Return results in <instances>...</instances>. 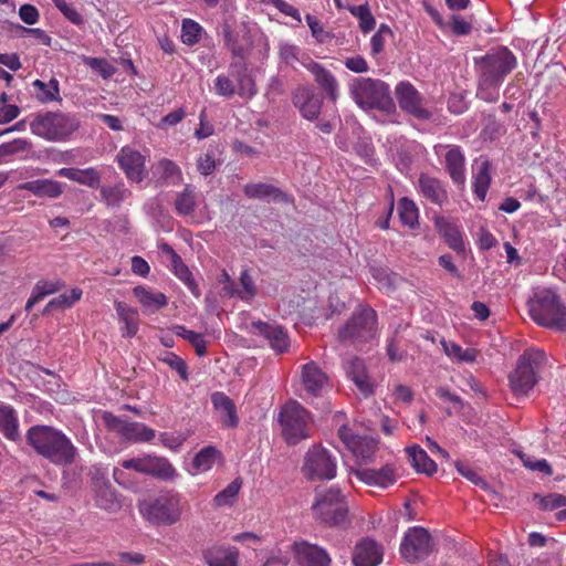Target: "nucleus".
I'll use <instances>...</instances> for the list:
<instances>
[{
    "label": "nucleus",
    "mask_w": 566,
    "mask_h": 566,
    "mask_svg": "<svg viewBox=\"0 0 566 566\" xmlns=\"http://www.w3.org/2000/svg\"><path fill=\"white\" fill-rule=\"evenodd\" d=\"M517 59L506 46L491 49L476 61L478 91L476 96L485 102H496L504 78L516 67Z\"/></svg>",
    "instance_id": "nucleus-1"
},
{
    "label": "nucleus",
    "mask_w": 566,
    "mask_h": 566,
    "mask_svg": "<svg viewBox=\"0 0 566 566\" xmlns=\"http://www.w3.org/2000/svg\"><path fill=\"white\" fill-rule=\"evenodd\" d=\"M27 443L36 454L59 467L72 464L76 448L61 430L51 426L35 424L28 429Z\"/></svg>",
    "instance_id": "nucleus-2"
},
{
    "label": "nucleus",
    "mask_w": 566,
    "mask_h": 566,
    "mask_svg": "<svg viewBox=\"0 0 566 566\" xmlns=\"http://www.w3.org/2000/svg\"><path fill=\"white\" fill-rule=\"evenodd\" d=\"M527 305L530 316L535 323L557 332H566V306L553 290H536Z\"/></svg>",
    "instance_id": "nucleus-3"
},
{
    "label": "nucleus",
    "mask_w": 566,
    "mask_h": 566,
    "mask_svg": "<svg viewBox=\"0 0 566 566\" xmlns=\"http://www.w3.org/2000/svg\"><path fill=\"white\" fill-rule=\"evenodd\" d=\"M348 93L356 105L364 109L390 112L395 104L387 83L371 77H354L348 83Z\"/></svg>",
    "instance_id": "nucleus-4"
},
{
    "label": "nucleus",
    "mask_w": 566,
    "mask_h": 566,
    "mask_svg": "<svg viewBox=\"0 0 566 566\" xmlns=\"http://www.w3.org/2000/svg\"><path fill=\"white\" fill-rule=\"evenodd\" d=\"M80 128L76 115L63 112H44L33 116L30 129L48 142H66Z\"/></svg>",
    "instance_id": "nucleus-5"
},
{
    "label": "nucleus",
    "mask_w": 566,
    "mask_h": 566,
    "mask_svg": "<svg viewBox=\"0 0 566 566\" xmlns=\"http://www.w3.org/2000/svg\"><path fill=\"white\" fill-rule=\"evenodd\" d=\"M312 511L316 521L328 527H345L349 524L348 504L339 489H327L315 495Z\"/></svg>",
    "instance_id": "nucleus-6"
},
{
    "label": "nucleus",
    "mask_w": 566,
    "mask_h": 566,
    "mask_svg": "<svg viewBox=\"0 0 566 566\" xmlns=\"http://www.w3.org/2000/svg\"><path fill=\"white\" fill-rule=\"evenodd\" d=\"M545 360V353L538 349L525 350L520 356L515 369L510 374L509 381L516 397H525L537 384V371Z\"/></svg>",
    "instance_id": "nucleus-7"
},
{
    "label": "nucleus",
    "mask_w": 566,
    "mask_h": 566,
    "mask_svg": "<svg viewBox=\"0 0 566 566\" xmlns=\"http://www.w3.org/2000/svg\"><path fill=\"white\" fill-rule=\"evenodd\" d=\"M377 335V314L369 306L355 311L347 323L339 329L338 338L360 345L370 342Z\"/></svg>",
    "instance_id": "nucleus-8"
},
{
    "label": "nucleus",
    "mask_w": 566,
    "mask_h": 566,
    "mask_svg": "<svg viewBox=\"0 0 566 566\" xmlns=\"http://www.w3.org/2000/svg\"><path fill=\"white\" fill-rule=\"evenodd\" d=\"M280 423L285 440L289 443H296L310 436V413L297 401H289L280 412Z\"/></svg>",
    "instance_id": "nucleus-9"
},
{
    "label": "nucleus",
    "mask_w": 566,
    "mask_h": 566,
    "mask_svg": "<svg viewBox=\"0 0 566 566\" xmlns=\"http://www.w3.org/2000/svg\"><path fill=\"white\" fill-rule=\"evenodd\" d=\"M181 497L175 491L158 494L147 506L148 521L155 524L171 525L181 516Z\"/></svg>",
    "instance_id": "nucleus-10"
},
{
    "label": "nucleus",
    "mask_w": 566,
    "mask_h": 566,
    "mask_svg": "<svg viewBox=\"0 0 566 566\" xmlns=\"http://www.w3.org/2000/svg\"><path fill=\"white\" fill-rule=\"evenodd\" d=\"M336 469V459L326 449L314 446L307 451L303 470L311 480H332Z\"/></svg>",
    "instance_id": "nucleus-11"
},
{
    "label": "nucleus",
    "mask_w": 566,
    "mask_h": 566,
    "mask_svg": "<svg viewBox=\"0 0 566 566\" xmlns=\"http://www.w3.org/2000/svg\"><path fill=\"white\" fill-rule=\"evenodd\" d=\"M395 93L398 105L405 113L419 120H429L432 117V113L426 107L423 96L411 83H398Z\"/></svg>",
    "instance_id": "nucleus-12"
},
{
    "label": "nucleus",
    "mask_w": 566,
    "mask_h": 566,
    "mask_svg": "<svg viewBox=\"0 0 566 566\" xmlns=\"http://www.w3.org/2000/svg\"><path fill=\"white\" fill-rule=\"evenodd\" d=\"M432 552L431 536L422 527H411L400 545L401 556L409 563L426 558Z\"/></svg>",
    "instance_id": "nucleus-13"
},
{
    "label": "nucleus",
    "mask_w": 566,
    "mask_h": 566,
    "mask_svg": "<svg viewBox=\"0 0 566 566\" xmlns=\"http://www.w3.org/2000/svg\"><path fill=\"white\" fill-rule=\"evenodd\" d=\"M300 378L302 389L313 398L324 396L332 388L329 377L315 361L306 363L301 367Z\"/></svg>",
    "instance_id": "nucleus-14"
},
{
    "label": "nucleus",
    "mask_w": 566,
    "mask_h": 566,
    "mask_svg": "<svg viewBox=\"0 0 566 566\" xmlns=\"http://www.w3.org/2000/svg\"><path fill=\"white\" fill-rule=\"evenodd\" d=\"M291 552L300 566H331L332 564V558L324 547L305 539L295 541Z\"/></svg>",
    "instance_id": "nucleus-15"
},
{
    "label": "nucleus",
    "mask_w": 566,
    "mask_h": 566,
    "mask_svg": "<svg viewBox=\"0 0 566 566\" xmlns=\"http://www.w3.org/2000/svg\"><path fill=\"white\" fill-rule=\"evenodd\" d=\"M352 473L361 482L369 486L387 489L397 481V468L392 463H387L380 469L357 468Z\"/></svg>",
    "instance_id": "nucleus-16"
},
{
    "label": "nucleus",
    "mask_w": 566,
    "mask_h": 566,
    "mask_svg": "<svg viewBox=\"0 0 566 566\" xmlns=\"http://www.w3.org/2000/svg\"><path fill=\"white\" fill-rule=\"evenodd\" d=\"M224 46L231 52L234 57L245 60L250 54L253 41L250 32L245 27L233 29L229 24L222 28Z\"/></svg>",
    "instance_id": "nucleus-17"
},
{
    "label": "nucleus",
    "mask_w": 566,
    "mask_h": 566,
    "mask_svg": "<svg viewBox=\"0 0 566 566\" xmlns=\"http://www.w3.org/2000/svg\"><path fill=\"white\" fill-rule=\"evenodd\" d=\"M293 104L307 120H315L321 114L323 98L312 88L298 87L293 94Z\"/></svg>",
    "instance_id": "nucleus-18"
},
{
    "label": "nucleus",
    "mask_w": 566,
    "mask_h": 566,
    "mask_svg": "<svg viewBox=\"0 0 566 566\" xmlns=\"http://www.w3.org/2000/svg\"><path fill=\"white\" fill-rule=\"evenodd\" d=\"M101 421L107 430L116 433L125 441L138 442L142 440V430L137 422H129L109 411H103L101 413Z\"/></svg>",
    "instance_id": "nucleus-19"
},
{
    "label": "nucleus",
    "mask_w": 566,
    "mask_h": 566,
    "mask_svg": "<svg viewBox=\"0 0 566 566\" xmlns=\"http://www.w3.org/2000/svg\"><path fill=\"white\" fill-rule=\"evenodd\" d=\"M113 476L123 488L137 492L142 480V459L122 461L120 468L114 469Z\"/></svg>",
    "instance_id": "nucleus-20"
},
{
    "label": "nucleus",
    "mask_w": 566,
    "mask_h": 566,
    "mask_svg": "<svg viewBox=\"0 0 566 566\" xmlns=\"http://www.w3.org/2000/svg\"><path fill=\"white\" fill-rule=\"evenodd\" d=\"M160 251L166 254L170 262V269L174 274L185 283L191 294L196 297L200 296V289L196 283L192 273L189 268L185 264L182 259L176 253V251L168 243H161L159 245Z\"/></svg>",
    "instance_id": "nucleus-21"
},
{
    "label": "nucleus",
    "mask_w": 566,
    "mask_h": 566,
    "mask_svg": "<svg viewBox=\"0 0 566 566\" xmlns=\"http://www.w3.org/2000/svg\"><path fill=\"white\" fill-rule=\"evenodd\" d=\"M384 556L382 547L374 539L366 537L360 539L353 552L354 566H377Z\"/></svg>",
    "instance_id": "nucleus-22"
},
{
    "label": "nucleus",
    "mask_w": 566,
    "mask_h": 566,
    "mask_svg": "<svg viewBox=\"0 0 566 566\" xmlns=\"http://www.w3.org/2000/svg\"><path fill=\"white\" fill-rule=\"evenodd\" d=\"M305 67L312 73L319 88L325 92L333 103H335L339 97V84L335 75L325 66L313 60L307 62Z\"/></svg>",
    "instance_id": "nucleus-23"
},
{
    "label": "nucleus",
    "mask_w": 566,
    "mask_h": 566,
    "mask_svg": "<svg viewBox=\"0 0 566 566\" xmlns=\"http://www.w3.org/2000/svg\"><path fill=\"white\" fill-rule=\"evenodd\" d=\"M418 191L426 200L439 207L448 202V191L444 184L427 174L419 176Z\"/></svg>",
    "instance_id": "nucleus-24"
},
{
    "label": "nucleus",
    "mask_w": 566,
    "mask_h": 566,
    "mask_svg": "<svg viewBox=\"0 0 566 566\" xmlns=\"http://www.w3.org/2000/svg\"><path fill=\"white\" fill-rule=\"evenodd\" d=\"M93 481L96 493V505L106 511H114L119 507L115 491L111 488L104 474L101 472V469L97 467L94 468Z\"/></svg>",
    "instance_id": "nucleus-25"
},
{
    "label": "nucleus",
    "mask_w": 566,
    "mask_h": 566,
    "mask_svg": "<svg viewBox=\"0 0 566 566\" xmlns=\"http://www.w3.org/2000/svg\"><path fill=\"white\" fill-rule=\"evenodd\" d=\"M202 557L208 566H239V551L234 546L213 545L203 551Z\"/></svg>",
    "instance_id": "nucleus-26"
},
{
    "label": "nucleus",
    "mask_w": 566,
    "mask_h": 566,
    "mask_svg": "<svg viewBox=\"0 0 566 566\" xmlns=\"http://www.w3.org/2000/svg\"><path fill=\"white\" fill-rule=\"evenodd\" d=\"M116 160L126 177L133 181H142V154L132 146H124Z\"/></svg>",
    "instance_id": "nucleus-27"
},
{
    "label": "nucleus",
    "mask_w": 566,
    "mask_h": 566,
    "mask_svg": "<svg viewBox=\"0 0 566 566\" xmlns=\"http://www.w3.org/2000/svg\"><path fill=\"white\" fill-rule=\"evenodd\" d=\"M144 474L161 481H174L178 476V472L170 461L157 455H144Z\"/></svg>",
    "instance_id": "nucleus-28"
},
{
    "label": "nucleus",
    "mask_w": 566,
    "mask_h": 566,
    "mask_svg": "<svg viewBox=\"0 0 566 566\" xmlns=\"http://www.w3.org/2000/svg\"><path fill=\"white\" fill-rule=\"evenodd\" d=\"M448 151L444 156V166L452 181L457 185H463L465 180V157L461 148L457 145L447 146Z\"/></svg>",
    "instance_id": "nucleus-29"
},
{
    "label": "nucleus",
    "mask_w": 566,
    "mask_h": 566,
    "mask_svg": "<svg viewBox=\"0 0 566 566\" xmlns=\"http://www.w3.org/2000/svg\"><path fill=\"white\" fill-rule=\"evenodd\" d=\"M254 333L264 336L273 349L283 353L287 349L289 339L284 329L279 325H273L264 322H255L252 324Z\"/></svg>",
    "instance_id": "nucleus-30"
},
{
    "label": "nucleus",
    "mask_w": 566,
    "mask_h": 566,
    "mask_svg": "<svg viewBox=\"0 0 566 566\" xmlns=\"http://www.w3.org/2000/svg\"><path fill=\"white\" fill-rule=\"evenodd\" d=\"M19 190H27L39 198H59L63 193V185L52 179H35L20 184Z\"/></svg>",
    "instance_id": "nucleus-31"
},
{
    "label": "nucleus",
    "mask_w": 566,
    "mask_h": 566,
    "mask_svg": "<svg viewBox=\"0 0 566 566\" xmlns=\"http://www.w3.org/2000/svg\"><path fill=\"white\" fill-rule=\"evenodd\" d=\"M150 172L156 184L178 185L182 180L180 168L169 159H161L153 165Z\"/></svg>",
    "instance_id": "nucleus-32"
},
{
    "label": "nucleus",
    "mask_w": 566,
    "mask_h": 566,
    "mask_svg": "<svg viewBox=\"0 0 566 566\" xmlns=\"http://www.w3.org/2000/svg\"><path fill=\"white\" fill-rule=\"evenodd\" d=\"M244 195L250 199L263 201H287V196L277 187L270 184H247L243 188Z\"/></svg>",
    "instance_id": "nucleus-33"
},
{
    "label": "nucleus",
    "mask_w": 566,
    "mask_h": 566,
    "mask_svg": "<svg viewBox=\"0 0 566 566\" xmlns=\"http://www.w3.org/2000/svg\"><path fill=\"white\" fill-rule=\"evenodd\" d=\"M230 74L235 80L237 94L245 98H251L256 94L255 83L243 63H232Z\"/></svg>",
    "instance_id": "nucleus-34"
},
{
    "label": "nucleus",
    "mask_w": 566,
    "mask_h": 566,
    "mask_svg": "<svg viewBox=\"0 0 566 566\" xmlns=\"http://www.w3.org/2000/svg\"><path fill=\"white\" fill-rule=\"evenodd\" d=\"M211 402L217 411L220 412L221 421L224 426L234 428L239 423L237 409L233 401L221 391L211 395Z\"/></svg>",
    "instance_id": "nucleus-35"
},
{
    "label": "nucleus",
    "mask_w": 566,
    "mask_h": 566,
    "mask_svg": "<svg viewBox=\"0 0 566 566\" xmlns=\"http://www.w3.org/2000/svg\"><path fill=\"white\" fill-rule=\"evenodd\" d=\"M436 226L450 249L457 253L465 252L463 235L461 229L457 224L444 219H438L436 221Z\"/></svg>",
    "instance_id": "nucleus-36"
},
{
    "label": "nucleus",
    "mask_w": 566,
    "mask_h": 566,
    "mask_svg": "<svg viewBox=\"0 0 566 566\" xmlns=\"http://www.w3.org/2000/svg\"><path fill=\"white\" fill-rule=\"evenodd\" d=\"M0 432L10 441L20 440L19 419L9 405H0Z\"/></svg>",
    "instance_id": "nucleus-37"
},
{
    "label": "nucleus",
    "mask_w": 566,
    "mask_h": 566,
    "mask_svg": "<svg viewBox=\"0 0 566 566\" xmlns=\"http://www.w3.org/2000/svg\"><path fill=\"white\" fill-rule=\"evenodd\" d=\"M59 175L91 188H97L101 184V175L93 167L86 169L62 168L59 170Z\"/></svg>",
    "instance_id": "nucleus-38"
},
{
    "label": "nucleus",
    "mask_w": 566,
    "mask_h": 566,
    "mask_svg": "<svg viewBox=\"0 0 566 566\" xmlns=\"http://www.w3.org/2000/svg\"><path fill=\"white\" fill-rule=\"evenodd\" d=\"M33 96L42 104L62 101L59 81L52 77L48 83L35 80L32 82Z\"/></svg>",
    "instance_id": "nucleus-39"
},
{
    "label": "nucleus",
    "mask_w": 566,
    "mask_h": 566,
    "mask_svg": "<svg viewBox=\"0 0 566 566\" xmlns=\"http://www.w3.org/2000/svg\"><path fill=\"white\" fill-rule=\"evenodd\" d=\"M411 465L421 473L431 475L437 471V465L431 460L427 452L418 446H412L406 449Z\"/></svg>",
    "instance_id": "nucleus-40"
},
{
    "label": "nucleus",
    "mask_w": 566,
    "mask_h": 566,
    "mask_svg": "<svg viewBox=\"0 0 566 566\" xmlns=\"http://www.w3.org/2000/svg\"><path fill=\"white\" fill-rule=\"evenodd\" d=\"M116 312L119 319L125 324L124 335L127 337L134 336L139 326V314L135 308H130L124 302H116Z\"/></svg>",
    "instance_id": "nucleus-41"
},
{
    "label": "nucleus",
    "mask_w": 566,
    "mask_h": 566,
    "mask_svg": "<svg viewBox=\"0 0 566 566\" xmlns=\"http://www.w3.org/2000/svg\"><path fill=\"white\" fill-rule=\"evenodd\" d=\"M491 184L490 163L482 161L473 175V191L480 200H484Z\"/></svg>",
    "instance_id": "nucleus-42"
},
{
    "label": "nucleus",
    "mask_w": 566,
    "mask_h": 566,
    "mask_svg": "<svg viewBox=\"0 0 566 566\" xmlns=\"http://www.w3.org/2000/svg\"><path fill=\"white\" fill-rule=\"evenodd\" d=\"M175 208L177 213L180 216H189L195 211L196 192L192 186L187 185L185 189L177 195Z\"/></svg>",
    "instance_id": "nucleus-43"
},
{
    "label": "nucleus",
    "mask_w": 566,
    "mask_h": 566,
    "mask_svg": "<svg viewBox=\"0 0 566 566\" xmlns=\"http://www.w3.org/2000/svg\"><path fill=\"white\" fill-rule=\"evenodd\" d=\"M442 347L446 355L455 361L472 363L478 356L474 348H462L453 342H442Z\"/></svg>",
    "instance_id": "nucleus-44"
},
{
    "label": "nucleus",
    "mask_w": 566,
    "mask_h": 566,
    "mask_svg": "<svg viewBox=\"0 0 566 566\" xmlns=\"http://www.w3.org/2000/svg\"><path fill=\"white\" fill-rule=\"evenodd\" d=\"M347 9L355 18L358 19L359 29L363 33H368L375 28L376 20L370 11L368 3L360 6H349Z\"/></svg>",
    "instance_id": "nucleus-45"
},
{
    "label": "nucleus",
    "mask_w": 566,
    "mask_h": 566,
    "mask_svg": "<svg viewBox=\"0 0 566 566\" xmlns=\"http://www.w3.org/2000/svg\"><path fill=\"white\" fill-rule=\"evenodd\" d=\"M377 449L376 442L367 437L358 438L355 443L348 449L357 459L364 462L371 461Z\"/></svg>",
    "instance_id": "nucleus-46"
},
{
    "label": "nucleus",
    "mask_w": 566,
    "mask_h": 566,
    "mask_svg": "<svg viewBox=\"0 0 566 566\" xmlns=\"http://www.w3.org/2000/svg\"><path fill=\"white\" fill-rule=\"evenodd\" d=\"M399 218L402 224L415 228L418 224L419 211L415 202L408 198H401L398 202Z\"/></svg>",
    "instance_id": "nucleus-47"
},
{
    "label": "nucleus",
    "mask_w": 566,
    "mask_h": 566,
    "mask_svg": "<svg viewBox=\"0 0 566 566\" xmlns=\"http://www.w3.org/2000/svg\"><path fill=\"white\" fill-rule=\"evenodd\" d=\"M82 291L80 289H72L70 294L63 293L57 297L52 298L43 308V314H50L57 308L71 307L75 302L80 301Z\"/></svg>",
    "instance_id": "nucleus-48"
},
{
    "label": "nucleus",
    "mask_w": 566,
    "mask_h": 566,
    "mask_svg": "<svg viewBox=\"0 0 566 566\" xmlns=\"http://www.w3.org/2000/svg\"><path fill=\"white\" fill-rule=\"evenodd\" d=\"M242 486L240 478L234 479L224 490L220 491L213 497V504L217 507L231 506Z\"/></svg>",
    "instance_id": "nucleus-49"
},
{
    "label": "nucleus",
    "mask_w": 566,
    "mask_h": 566,
    "mask_svg": "<svg viewBox=\"0 0 566 566\" xmlns=\"http://www.w3.org/2000/svg\"><path fill=\"white\" fill-rule=\"evenodd\" d=\"M219 452L213 447H206L201 449L192 461V467L197 472H206L210 470L218 457Z\"/></svg>",
    "instance_id": "nucleus-50"
},
{
    "label": "nucleus",
    "mask_w": 566,
    "mask_h": 566,
    "mask_svg": "<svg viewBox=\"0 0 566 566\" xmlns=\"http://www.w3.org/2000/svg\"><path fill=\"white\" fill-rule=\"evenodd\" d=\"M370 273L374 280L378 282L380 289L387 292L394 291L396 289L399 276L391 273L388 269L381 266H371Z\"/></svg>",
    "instance_id": "nucleus-51"
},
{
    "label": "nucleus",
    "mask_w": 566,
    "mask_h": 566,
    "mask_svg": "<svg viewBox=\"0 0 566 566\" xmlns=\"http://www.w3.org/2000/svg\"><path fill=\"white\" fill-rule=\"evenodd\" d=\"M305 20L311 30L312 36L316 40L317 43L324 44L335 38L334 33L325 30L322 22L315 15L306 14Z\"/></svg>",
    "instance_id": "nucleus-52"
},
{
    "label": "nucleus",
    "mask_w": 566,
    "mask_h": 566,
    "mask_svg": "<svg viewBox=\"0 0 566 566\" xmlns=\"http://www.w3.org/2000/svg\"><path fill=\"white\" fill-rule=\"evenodd\" d=\"M202 32L203 29L198 22L191 19L184 20L181 28V40L185 44H197L201 39Z\"/></svg>",
    "instance_id": "nucleus-53"
},
{
    "label": "nucleus",
    "mask_w": 566,
    "mask_h": 566,
    "mask_svg": "<svg viewBox=\"0 0 566 566\" xmlns=\"http://www.w3.org/2000/svg\"><path fill=\"white\" fill-rule=\"evenodd\" d=\"M167 304L168 298L164 293L144 289V312L155 313Z\"/></svg>",
    "instance_id": "nucleus-54"
},
{
    "label": "nucleus",
    "mask_w": 566,
    "mask_h": 566,
    "mask_svg": "<svg viewBox=\"0 0 566 566\" xmlns=\"http://www.w3.org/2000/svg\"><path fill=\"white\" fill-rule=\"evenodd\" d=\"M178 335L187 339L193 346L198 356H205L207 354V342L201 334L189 331L184 326H178Z\"/></svg>",
    "instance_id": "nucleus-55"
},
{
    "label": "nucleus",
    "mask_w": 566,
    "mask_h": 566,
    "mask_svg": "<svg viewBox=\"0 0 566 566\" xmlns=\"http://www.w3.org/2000/svg\"><path fill=\"white\" fill-rule=\"evenodd\" d=\"M392 35H394L392 31L387 24H385V23L380 24L377 32L370 39L371 55L376 56L380 52H382V50L385 48L386 39L391 38Z\"/></svg>",
    "instance_id": "nucleus-56"
},
{
    "label": "nucleus",
    "mask_w": 566,
    "mask_h": 566,
    "mask_svg": "<svg viewBox=\"0 0 566 566\" xmlns=\"http://www.w3.org/2000/svg\"><path fill=\"white\" fill-rule=\"evenodd\" d=\"M239 281L241 289L235 290V295L244 301L254 297V295L256 294V290L254 286V282L247 269L241 272Z\"/></svg>",
    "instance_id": "nucleus-57"
},
{
    "label": "nucleus",
    "mask_w": 566,
    "mask_h": 566,
    "mask_svg": "<svg viewBox=\"0 0 566 566\" xmlns=\"http://www.w3.org/2000/svg\"><path fill=\"white\" fill-rule=\"evenodd\" d=\"M534 499L538 500L537 504L539 509L544 511H553L555 509L566 506V496L559 493H551L546 496L535 494Z\"/></svg>",
    "instance_id": "nucleus-58"
},
{
    "label": "nucleus",
    "mask_w": 566,
    "mask_h": 566,
    "mask_svg": "<svg viewBox=\"0 0 566 566\" xmlns=\"http://www.w3.org/2000/svg\"><path fill=\"white\" fill-rule=\"evenodd\" d=\"M213 88L217 95L226 98H231L235 94V84L226 74H219L216 77Z\"/></svg>",
    "instance_id": "nucleus-59"
},
{
    "label": "nucleus",
    "mask_w": 566,
    "mask_h": 566,
    "mask_svg": "<svg viewBox=\"0 0 566 566\" xmlns=\"http://www.w3.org/2000/svg\"><path fill=\"white\" fill-rule=\"evenodd\" d=\"M518 457H520L521 461L523 462V465L526 469H528L531 471L541 472L544 475H548V476L553 474V469L547 460H545V459L536 460V459H533L530 455H526L523 453L518 454Z\"/></svg>",
    "instance_id": "nucleus-60"
},
{
    "label": "nucleus",
    "mask_w": 566,
    "mask_h": 566,
    "mask_svg": "<svg viewBox=\"0 0 566 566\" xmlns=\"http://www.w3.org/2000/svg\"><path fill=\"white\" fill-rule=\"evenodd\" d=\"M163 360L180 376L185 381H188V368L186 361L174 353H165Z\"/></svg>",
    "instance_id": "nucleus-61"
},
{
    "label": "nucleus",
    "mask_w": 566,
    "mask_h": 566,
    "mask_svg": "<svg viewBox=\"0 0 566 566\" xmlns=\"http://www.w3.org/2000/svg\"><path fill=\"white\" fill-rule=\"evenodd\" d=\"M454 467L457 471L471 481L473 484L481 486L482 489H488V483L468 464L457 461L454 462Z\"/></svg>",
    "instance_id": "nucleus-62"
},
{
    "label": "nucleus",
    "mask_w": 566,
    "mask_h": 566,
    "mask_svg": "<svg viewBox=\"0 0 566 566\" xmlns=\"http://www.w3.org/2000/svg\"><path fill=\"white\" fill-rule=\"evenodd\" d=\"M31 147L32 144L29 140L17 138L12 142L0 145V150L2 157H6L17 153L29 150Z\"/></svg>",
    "instance_id": "nucleus-63"
},
{
    "label": "nucleus",
    "mask_w": 566,
    "mask_h": 566,
    "mask_svg": "<svg viewBox=\"0 0 566 566\" xmlns=\"http://www.w3.org/2000/svg\"><path fill=\"white\" fill-rule=\"evenodd\" d=\"M450 29L458 36L468 35L472 31V21L467 20L459 14H452L450 19Z\"/></svg>",
    "instance_id": "nucleus-64"
}]
</instances>
